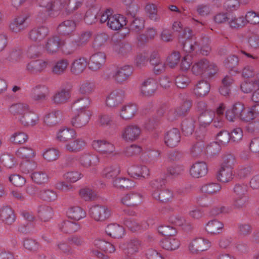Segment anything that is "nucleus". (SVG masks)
<instances>
[{"label":"nucleus","instance_id":"f257e3e1","mask_svg":"<svg viewBox=\"0 0 259 259\" xmlns=\"http://www.w3.org/2000/svg\"><path fill=\"white\" fill-rule=\"evenodd\" d=\"M10 111L25 126H34L38 122V115L26 103L13 104L10 107Z\"/></svg>","mask_w":259,"mask_h":259},{"label":"nucleus","instance_id":"f03ea898","mask_svg":"<svg viewBox=\"0 0 259 259\" xmlns=\"http://www.w3.org/2000/svg\"><path fill=\"white\" fill-rule=\"evenodd\" d=\"M164 184L162 180H155L150 183L152 187L151 194L153 198L162 202H168L172 200L174 197L173 192L168 189L161 190L160 188Z\"/></svg>","mask_w":259,"mask_h":259},{"label":"nucleus","instance_id":"7ed1b4c3","mask_svg":"<svg viewBox=\"0 0 259 259\" xmlns=\"http://www.w3.org/2000/svg\"><path fill=\"white\" fill-rule=\"evenodd\" d=\"M218 71V67L206 59H202L196 62L192 66V71L196 75H204L212 77Z\"/></svg>","mask_w":259,"mask_h":259},{"label":"nucleus","instance_id":"20e7f679","mask_svg":"<svg viewBox=\"0 0 259 259\" xmlns=\"http://www.w3.org/2000/svg\"><path fill=\"white\" fill-rule=\"evenodd\" d=\"M127 259H134V256L142 249V241L137 238H131L119 245Z\"/></svg>","mask_w":259,"mask_h":259},{"label":"nucleus","instance_id":"39448f33","mask_svg":"<svg viewBox=\"0 0 259 259\" xmlns=\"http://www.w3.org/2000/svg\"><path fill=\"white\" fill-rule=\"evenodd\" d=\"M93 148L106 157L115 156L116 154L114 144L105 139H96L92 143Z\"/></svg>","mask_w":259,"mask_h":259},{"label":"nucleus","instance_id":"423d86ee","mask_svg":"<svg viewBox=\"0 0 259 259\" xmlns=\"http://www.w3.org/2000/svg\"><path fill=\"white\" fill-rule=\"evenodd\" d=\"M79 163L84 168H92L95 170V167L100 162L99 156L92 152H85L79 156Z\"/></svg>","mask_w":259,"mask_h":259},{"label":"nucleus","instance_id":"0eeeda50","mask_svg":"<svg viewBox=\"0 0 259 259\" xmlns=\"http://www.w3.org/2000/svg\"><path fill=\"white\" fill-rule=\"evenodd\" d=\"M70 0H52L46 5L39 4L40 7H45L48 15L55 17L60 11H63L66 14L67 2Z\"/></svg>","mask_w":259,"mask_h":259},{"label":"nucleus","instance_id":"6e6552de","mask_svg":"<svg viewBox=\"0 0 259 259\" xmlns=\"http://www.w3.org/2000/svg\"><path fill=\"white\" fill-rule=\"evenodd\" d=\"M142 133L141 128L136 124L126 126L121 131V137L126 142H133L139 139Z\"/></svg>","mask_w":259,"mask_h":259},{"label":"nucleus","instance_id":"1a4fd4ad","mask_svg":"<svg viewBox=\"0 0 259 259\" xmlns=\"http://www.w3.org/2000/svg\"><path fill=\"white\" fill-rule=\"evenodd\" d=\"M211 246V242L203 237H196L192 239L188 245L189 251L193 254L208 250Z\"/></svg>","mask_w":259,"mask_h":259},{"label":"nucleus","instance_id":"9d476101","mask_svg":"<svg viewBox=\"0 0 259 259\" xmlns=\"http://www.w3.org/2000/svg\"><path fill=\"white\" fill-rule=\"evenodd\" d=\"M89 214L96 221H104L109 218L111 210L105 205H96L90 208Z\"/></svg>","mask_w":259,"mask_h":259},{"label":"nucleus","instance_id":"9b49d317","mask_svg":"<svg viewBox=\"0 0 259 259\" xmlns=\"http://www.w3.org/2000/svg\"><path fill=\"white\" fill-rule=\"evenodd\" d=\"M92 115L90 110H81L77 112L75 115L71 119V123L75 128H81L86 125Z\"/></svg>","mask_w":259,"mask_h":259},{"label":"nucleus","instance_id":"f8f14e48","mask_svg":"<svg viewBox=\"0 0 259 259\" xmlns=\"http://www.w3.org/2000/svg\"><path fill=\"white\" fill-rule=\"evenodd\" d=\"M133 72V68L130 65H124L117 67L113 73L114 80L119 83H122L127 80Z\"/></svg>","mask_w":259,"mask_h":259},{"label":"nucleus","instance_id":"ddd939ff","mask_svg":"<svg viewBox=\"0 0 259 259\" xmlns=\"http://www.w3.org/2000/svg\"><path fill=\"white\" fill-rule=\"evenodd\" d=\"M29 17L28 14H23L16 17L10 24L11 30L18 33L25 30L28 26L27 20Z\"/></svg>","mask_w":259,"mask_h":259},{"label":"nucleus","instance_id":"4468645a","mask_svg":"<svg viewBox=\"0 0 259 259\" xmlns=\"http://www.w3.org/2000/svg\"><path fill=\"white\" fill-rule=\"evenodd\" d=\"M218 147L217 143L215 142L206 147L204 142L200 141L197 142L191 147L190 153L193 157H198L205 155L206 152L214 154L215 152H212L211 149V148Z\"/></svg>","mask_w":259,"mask_h":259},{"label":"nucleus","instance_id":"2eb2a0df","mask_svg":"<svg viewBox=\"0 0 259 259\" xmlns=\"http://www.w3.org/2000/svg\"><path fill=\"white\" fill-rule=\"evenodd\" d=\"M120 202L128 207H135L142 203V195L138 192H131L121 196Z\"/></svg>","mask_w":259,"mask_h":259},{"label":"nucleus","instance_id":"dca6fc26","mask_svg":"<svg viewBox=\"0 0 259 259\" xmlns=\"http://www.w3.org/2000/svg\"><path fill=\"white\" fill-rule=\"evenodd\" d=\"M208 172L206 163L202 161L194 163L190 167L189 174L194 179H199L205 177Z\"/></svg>","mask_w":259,"mask_h":259},{"label":"nucleus","instance_id":"f3484780","mask_svg":"<svg viewBox=\"0 0 259 259\" xmlns=\"http://www.w3.org/2000/svg\"><path fill=\"white\" fill-rule=\"evenodd\" d=\"M49 29L45 26L35 27L28 33L29 38L35 42H40L49 34Z\"/></svg>","mask_w":259,"mask_h":259},{"label":"nucleus","instance_id":"a211bd4d","mask_svg":"<svg viewBox=\"0 0 259 259\" xmlns=\"http://www.w3.org/2000/svg\"><path fill=\"white\" fill-rule=\"evenodd\" d=\"M85 145L86 142L83 139L74 137L64 144V149L69 152L77 153L82 151Z\"/></svg>","mask_w":259,"mask_h":259},{"label":"nucleus","instance_id":"6ab92c4d","mask_svg":"<svg viewBox=\"0 0 259 259\" xmlns=\"http://www.w3.org/2000/svg\"><path fill=\"white\" fill-rule=\"evenodd\" d=\"M181 140V135L178 129L174 128L168 131L165 135V144L170 148L177 146Z\"/></svg>","mask_w":259,"mask_h":259},{"label":"nucleus","instance_id":"aec40b11","mask_svg":"<svg viewBox=\"0 0 259 259\" xmlns=\"http://www.w3.org/2000/svg\"><path fill=\"white\" fill-rule=\"evenodd\" d=\"M157 85L153 78H148L145 80L141 86V93L143 96L151 97L158 96L157 93Z\"/></svg>","mask_w":259,"mask_h":259},{"label":"nucleus","instance_id":"412c9836","mask_svg":"<svg viewBox=\"0 0 259 259\" xmlns=\"http://www.w3.org/2000/svg\"><path fill=\"white\" fill-rule=\"evenodd\" d=\"M106 61V55L103 52H98L92 55L89 61V68L96 71L101 68Z\"/></svg>","mask_w":259,"mask_h":259},{"label":"nucleus","instance_id":"4be33fe9","mask_svg":"<svg viewBox=\"0 0 259 259\" xmlns=\"http://www.w3.org/2000/svg\"><path fill=\"white\" fill-rule=\"evenodd\" d=\"M48 62L41 59L32 60L28 63L26 70L30 73L36 74L42 72L47 66Z\"/></svg>","mask_w":259,"mask_h":259},{"label":"nucleus","instance_id":"5701e85b","mask_svg":"<svg viewBox=\"0 0 259 259\" xmlns=\"http://www.w3.org/2000/svg\"><path fill=\"white\" fill-rule=\"evenodd\" d=\"M181 243L179 238L174 235H170L163 238L160 242L161 246L164 249L168 251H173L178 249Z\"/></svg>","mask_w":259,"mask_h":259},{"label":"nucleus","instance_id":"b1692460","mask_svg":"<svg viewBox=\"0 0 259 259\" xmlns=\"http://www.w3.org/2000/svg\"><path fill=\"white\" fill-rule=\"evenodd\" d=\"M128 20L123 15L119 14L112 15L107 23V26L112 30H117L123 26L126 25Z\"/></svg>","mask_w":259,"mask_h":259},{"label":"nucleus","instance_id":"393cba45","mask_svg":"<svg viewBox=\"0 0 259 259\" xmlns=\"http://www.w3.org/2000/svg\"><path fill=\"white\" fill-rule=\"evenodd\" d=\"M138 112L137 106L133 103H129L123 106L119 112L120 117L125 120L132 119Z\"/></svg>","mask_w":259,"mask_h":259},{"label":"nucleus","instance_id":"a878e982","mask_svg":"<svg viewBox=\"0 0 259 259\" xmlns=\"http://www.w3.org/2000/svg\"><path fill=\"white\" fill-rule=\"evenodd\" d=\"M259 115V103L245 109L244 108L240 119L246 122H249L255 119Z\"/></svg>","mask_w":259,"mask_h":259},{"label":"nucleus","instance_id":"bb28decb","mask_svg":"<svg viewBox=\"0 0 259 259\" xmlns=\"http://www.w3.org/2000/svg\"><path fill=\"white\" fill-rule=\"evenodd\" d=\"M127 172L131 177L135 178H146L150 175V170L145 165H136L130 167Z\"/></svg>","mask_w":259,"mask_h":259},{"label":"nucleus","instance_id":"cd10ccee","mask_svg":"<svg viewBox=\"0 0 259 259\" xmlns=\"http://www.w3.org/2000/svg\"><path fill=\"white\" fill-rule=\"evenodd\" d=\"M76 132L73 129L63 127L57 131L56 138L58 141L65 144L73 138L76 137Z\"/></svg>","mask_w":259,"mask_h":259},{"label":"nucleus","instance_id":"c85d7f7f","mask_svg":"<svg viewBox=\"0 0 259 259\" xmlns=\"http://www.w3.org/2000/svg\"><path fill=\"white\" fill-rule=\"evenodd\" d=\"M92 244L96 248L106 253L112 254L116 250L115 247L113 244L102 239H96Z\"/></svg>","mask_w":259,"mask_h":259},{"label":"nucleus","instance_id":"c756f323","mask_svg":"<svg viewBox=\"0 0 259 259\" xmlns=\"http://www.w3.org/2000/svg\"><path fill=\"white\" fill-rule=\"evenodd\" d=\"M224 224L218 220L214 219L208 222L205 226V230L211 235H216L223 232Z\"/></svg>","mask_w":259,"mask_h":259},{"label":"nucleus","instance_id":"7c9ffc66","mask_svg":"<svg viewBox=\"0 0 259 259\" xmlns=\"http://www.w3.org/2000/svg\"><path fill=\"white\" fill-rule=\"evenodd\" d=\"M107 235L114 238H121L124 235V228L117 224H110L105 228Z\"/></svg>","mask_w":259,"mask_h":259},{"label":"nucleus","instance_id":"2f4dec72","mask_svg":"<svg viewBox=\"0 0 259 259\" xmlns=\"http://www.w3.org/2000/svg\"><path fill=\"white\" fill-rule=\"evenodd\" d=\"M234 175L233 170L220 167L218 170L216 178L217 180L222 183H228L234 179Z\"/></svg>","mask_w":259,"mask_h":259},{"label":"nucleus","instance_id":"473e14b6","mask_svg":"<svg viewBox=\"0 0 259 259\" xmlns=\"http://www.w3.org/2000/svg\"><path fill=\"white\" fill-rule=\"evenodd\" d=\"M257 79L253 82H247L245 81L240 85L241 91L244 93H248L251 92L253 89L257 88L252 94V97H258L259 96V74H257Z\"/></svg>","mask_w":259,"mask_h":259},{"label":"nucleus","instance_id":"72a5a7b5","mask_svg":"<svg viewBox=\"0 0 259 259\" xmlns=\"http://www.w3.org/2000/svg\"><path fill=\"white\" fill-rule=\"evenodd\" d=\"M75 22L73 20H67L59 25L57 31L62 35H68L75 30Z\"/></svg>","mask_w":259,"mask_h":259},{"label":"nucleus","instance_id":"f704fd0d","mask_svg":"<svg viewBox=\"0 0 259 259\" xmlns=\"http://www.w3.org/2000/svg\"><path fill=\"white\" fill-rule=\"evenodd\" d=\"M222 189L220 184L215 182H208L201 185L200 191L202 193L208 195H214Z\"/></svg>","mask_w":259,"mask_h":259},{"label":"nucleus","instance_id":"c9c22d12","mask_svg":"<svg viewBox=\"0 0 259 259\" xmlns=\"http://www.w3.org/2000/svg\"><path fill=\"white\" fill-rule=\"evenodd\" d=\"M120 172L119 165L117 164H114L105 167L102 171V175L105 178L112 179L113 181L117 178V177Z\"/></svg>","mask_w":259,"mask_h":259},{"label":"nucleus","instance_id":"e433bc0d","mask_svg":"<svg viewBox=\"0 0 259 259\" xmlns=\"http://www.w3.org/2000/svg\"><path fill=\"white\" fill-rule=\"evenodd\" d=\"M16 155L18 158L28 161L35 156L34 150L30 146H23L16 151Z\"/></svg>","mask_w":259,"mask_h":259},{"label":"nucleus","instance_id":"4c0bfd02","mask_svg":"<svg viewBox=\"0 0 259 259\" xmlns=\"http://www.w3.org/2000/svg\"><path fill=\"white\" fill-rule=\"evenodd\" d=\"M66 213L68 218L75 221H79L86 217L85 211L78 206H70L68 208Z\"/></svg>","mask_w":259,"mask_h":259},{"label":"nucleus","instance_id":"58836bf2","mask_svg":"<svg viewBox=\"0 0 259 259\" xmlns=\"http://www.w3.org/2000/svg\"><path fill=\"white\" fill-rule=\"evenodd\" d=\"M30 178L32 181L38 185L47 184L50 181L49 175L45 171H35L31 173Z\"/></svg>","mask_w":259,"mask_h":259},{"label":"nucleus","instance_id":"ea45409f","mask_svg":"<svg viewBox=\"0 0 259 259\" xmlns=\"http://www.w3.org/2000/svg\"><path fill=\"white\" fill-rule=\"evenodd\" d=\"M88 60L84 57L75 59L71 64V71L74 74H79L86 68Z\"/></svg>","mask_w":259,"mask_h":259},{"label":"nucleus","instance_id":"a19ab883","mask_svg":"<svg viewBox=\"0 0 259 259\" xmlns=\"http://www.w3.org/2000/svg\"><path fill=\"white\" fill-rule=\"evenodd\" d=\"M60 231L66 233H71L78 231L80 229V225L75 222L65 220L58 225Z\"/></svg>","mask_w":259,"mask_h":259},{"label":"nucleus","instance_id":"79ce46f5","mask_svg":"<svg viewBox=\"0 0 259 259\" xmlns=\"http://www.w3.org/2000/svg\"><path fill=\"white\" fill-rule=\"evenodd\" d=\"M61 45L60 38L58 36H53L49 38L45 46V49L48 53L53 54L56 53Z\"/></svg>","mask_w":259,"mask_h":259},{"label":"nucleus","instance_id":"37998d69","mask_svg":"<svg viewBox=\"0 0 259 259\" xmlns=\"http://www.w3.org/2000/svg\"><path fill=\"white\" fill-rule=\"evenodd\" d=\"M213 116V112L209 109L202 112L198 117L200 128H203L208 126L212 122Z\"/></svg>","mask_w":259,"mask_h":259},{"label":"nucleus","instance_id":"c03bdc74","mask_svg":"<svg viewBox=\"0 0 259 259\" xmlns=\"http://www.w3.org/2000/svg\"><path fill=\"white\" fill-rule=\"evenodd\" d=\"M0 217L3 222L11 225L15 221L16 217L12 209L9 206H4L2 208Z\"/></svg>","mask_w":259,"mask_h":259},{"label":"nucleus","instance_id":"a18cd8bd","mask_svg":"<svg viewBox=\"0 0 259 259\" xmlns=\"http://www.w3.org/2000/svg\"><path fill=\"white\" fill-rule=\"evenodd\" d=\"M113 186L118 189H130L135 186L134 181L124 177L117 178L112 181Z\"/></svg>","mask_w":259,"mask_h":259},{"label":"nucleus","instance_id":"49530a36","mask_svg":"<svg viewBox=\"0 0 259 259\" xmlns=\"http://www.w3.org/2000/svg\"><path fill=\"white\" fill-rule=\"evenodd\" d=\"M210 85L205 81H200L194 88V92L197 97H203L208 94Z\"/></svg>","mask_w":259,"mask_h":259},{"label":"nucleus","instance_id":"de8ad7c7","mask_svg":"<svg viewBox=\"0 0 259 259\" xmlns=\"http://www.w3.org/2000/svg\"><path fill=\"white\" fill-rule=\"evenodd\" d=\"M114 50L121 56H125L132 51V46L127 42L119 41L113 47Z\"/></svg>","mask_w":259,"mask_h":259},{"label":"nucleus","instance_id":"09e8293b","mask_svg":"<svg viewBox=\"0 0 259 259\" xmlns=\"http://www.w3.org/2000/svg\"><path fill=\"white\" fill-rule=\"evenodd\" d=\"M42 156L48 162L55 161L60 156V151L54 148L45 149L42 152Z\"/></svg>","mask_w":259,"mask_h":259},{"label":"nucleus","instance_id":"8fccbe9b","mask_svg":"<svg viewBox=\"0 0 259 259\" xmlns=\"http://www.w3.org/2000/svg\"><path fill=\"white\" fill-rule=\"evenodd\" d=\"M195 120L192 118H187L183 120L181 125L183 133L186 136L191 135L195 129Z\"/></svg>","mask_w":259,"mask_h":259},{"label":"nucleus","instance_id":"3c124183","mask_svg":"<svg viewBox=\"0 0 259 259\" xmlns=\"http://www.w3.org/2000/svg\"><path fill=\"white\" fill-rule=\"evenodd\" d=\"M38 216L44 221H49L53 215V210L51 207L47 205H41L37 209Z\"/></svg>","mask_w":259,"mask_h":259},{"label":"nucleus","instance_id":"603ef678","mask_svg":"<svg viewBox=\"0 0 259 259\" xmlns=\"http://www.w3.org/2000/svg\"><path fill=\"white\" fill-rule=\"evenodd\" d=\"M61 113L59 111L54 110L47 114L44 118L45 122L49 125L57 124L60 120Z\"/></svg>","mask_w":259,"mask_h":259},{"label":"nucleus","instance_id":"864d4df0","mask_svg":"<svg viewBox=\"0 0 259 259\" xmlns=\"http://www.w3.org/2000/svg\"><path fill=\"white\" fill-rule=\"evenodd\" d=\"M83 177V175L77 170H70L63 174V177L68 183H74Z\"/></svg>","mask_w":259,"mask_h":259},{"label":"nucleus","instance_id":"5fc2aeb1","mask_svg":"<svg viewBox=\"0 0 259 259\" xmlns=\"http://www.w3.org/2000/svg\"><path fill=\"white\" fill-rule=\"evenodd\" d=\"M39 197L46 201H54L57 199L58 194L57 192L50 189L41 190L39 194Z\"/></svg>","mask_w":259,"mask_h":259},{"label":"nucleus","instance_id":"6e6d98bb","mask_svg":"<svg viewBox=\"0 0 259 259\" xmlns=\"http://www.w3.org/2000/svg\"><path fill=\"white\" fill-rule=\"evenodd\" d=\"M236 163V160L235 157L233 155L227 154L223 157L222 161L220 164V167H223L225 168L233 170Z\"/></svg>","mask_w":259,"mask_h":259},{"label":"nucleus","instance_id":"4d7b16f0","mask_svg":"<svg viewBox=\"0 0 259 259\" xmlns=\"http://www.w3.org/2000/svg\"><path fill=\"white\" fill-rule=\"evenodd\" d=\"M123 224L128 227L132 231H137L141 229H145L150 224L147 223L146 224H143L142 226L131 218H126L123 220Z\"/></svg>","mask_w":259,"mask_h":259},{"label":"nucleus","instance_id":"13d9d810","mask_svg":"<svg viewBox=\"0 0 259 259\" xmlns=\"http://www.w3.org/2000/svg\"><path fill=\"white\" fill-rule=\"evenodd\" d=\"M249 200L248 195L234 196L232 206L235 209H241L246 205Z\"/></svg>","mask_w":259,"mask_h":259},{"label":"nucleus","instance_id":"bf43d9fd","mask_svg":"<svg viewBox=\"0 0 259 259\" xmlns=\"http://www.w3.org/2000/svg\"><path fill=\"white\" fill-rule=\"evenodd\" d=\"M28 139V136L26 133L17 131L11 136L10 140L14 144H22L26 142Z\"/></svg>","mask_w":259,"mask_h":259},{"label":"nucleus","instance_id":"052dcab7","mask_svg":"<svg viewBox=\"0 0 259 259\" xmlns=\"http://www.w3.org/2000/svg\"><path fill=\"white\" fill-rule=\"evenodd\" d=\"M23 58V53L19 49H13L10 51L6 59L11 63L19 62Z\"/></svg>","mask_w":259,"mask_h":259},{"label":"nucleus","instance_id":"680f3d73","mask_svg":"<svg viewBox=\"0 0 259 259\" xmlns=\"http://www.w3.org/2000/svg\"><path fill=\"white\" fill-rule=\"evenodd\" d=\"M72 85L66 83L61 87L53 97H71L72 94Z\"/></svg>","mask_w":259,"mask_h":259},{"label":"nucleus","instance_id":"e2e57ef3","mask_svg":"<svg viewBox=\"0 0 259 259\" xmlns=\"http://www.w3.org/2000/svg\"><path fill=\"white\" fill-rule=\"evenodd\" d=\"M113 121V116L111 114L106 113H101L98 116L97 123L101 126L106 127L110 126Z\"/></svg>","mask_w":259,"mask_h":259},{"label":"nucleus","instance_id":"0e129e2a","mask_svg":"<svg viewBox=\"0 0 259 259\" xmlns=\"http://www.w3.org/2000/svg\"><path fill=\"white\" fill-rule=\"evenodd\" d=\"M128 22L130 23V30L136 32H139L144 27V21L142 19L135 17L133 19L130 18L128 19Z\"/></svg>","mask_w":259,"mask_h":259},{"label":"nucleus","instance_id":"69168bd1","mask_svg":"<svg viewBox=\"0 0 259 259\" xmlns=\"http://www.w3.org/2000/svg\"><path fill=\"white\" fill-rule=\"evenodd\" d=\"M183 51L189 55L194 51H197V48L199 49V44L197 41H193L192 40L187 39L182 44Z\"/></svg>","mask_w":259,"mask_h":259},{"label":"nucleus","instance_id":"338daca9","mask_svg":"<svg viewBox=\"0 0 259 259\" xmlns=\"http://www.w3.org/2000/svg\"><path fill=\"white\" fill-rule=\"evenodd\" d=\"M68 62L66 59H61L58 61L53 67L52 71L54 74L60 75L65 71Z\"/></svg>","mask_w":259,"mask_h":259},{"label":"nucleus","instance_id":"774afa93","mask_svg":"<svg viewBox=\"0 0 259 259\" xmlns=\"http://www.w3.org/2000/svg\"><path fill=\"white\" fill-rule=\"evenodd\" d=\"M79 196L85 201H91L97 197L96 193L89 188H84L80 190Z\"/></svg>","mask_w":259,"mask_h":259}]
</instances>
